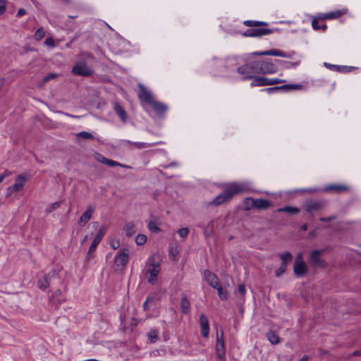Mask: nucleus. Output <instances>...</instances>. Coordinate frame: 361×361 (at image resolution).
<instances>
[{
    "instance_id": "1",
    "label": "nucleus",
    "mask_w": 361,
    "mask_h": 361,
    "mask_svg": "<svg viewBox=\"0 0 361 361\" xmlns=\"http://www.w3.org/2000/svg\"><path fill=\"white\" fill-rule=\"evenodd\" d=\"M243 24L250 27L242 34V35L245 37H260L274 32V30L271 29L258 27L260 26L268 27L269 25L267 22L247 20L243 21Z\"/></svg>"
},
{
    "instance_id": "41",
    "label": "nucleus",
    "mask_w": 361,
    "mask_h": 361,
    "mask_svg": "<svg viewBox=\"0 0 361 361\" xmlns=\"http://www.w3.org/2000/svg\"><path fill=\"white\" fill-rule=\"evenodd\" d=\"M147 241V236L144 234H138L135 238V243L138 245H144Z\"/></svg>"
},
{
    "instance_id": "12",
    "label": "nucleus",
    "mask_w": 361,
    "mask_h": 361,
    "mask_svg": "<svg viewBox=\"0 0 361 361\" xmlns=\"http://www.w3.org/2000/svg\"><path fill=\"white\" fill-rule=\"evenodd\" d=\"M27 180V178L24 175H18L16 178L15 183L8 188V195H11L13 192L23 190Z\"/></svg>"
},
{
    "instance_id": "23",
    "label": "nucleus",
    "mask_w": 361,
    "mask_h": 361,
    "mask_svg": "<svg viewBox=\"0 0 361 361\" xmlns=\"http://www.w3.org/2000/svg\"><path fill=\"white\" fill-rule=\"evenodd\" d=\"M150 106L159 116H162L168 110V107L166 104L155 100L150 104Z\"/></svg>"
},
{
    "instance_id": "44",
    "label": "nucleus",
    "mask_w": 361,
    "mask_h": 361,
    "mask_svg": "<svg viewBox=\"0 0 361 361\" xmlns=\"http://www.w3.org/2000/svg\"><path fill=\"white\" fill-rule=\"evenodd\" d=\"M77 136L83 139H94L93 135L87 131H81L77 134Z\"/></svg>"
},
{
    "instance_id": "49",
    "label": "nucleus",
    "mask_w": 361,
    "mask_h": 361,
    "mask_svg": "<svg viewBox=\"0 0 361 361\" xmlns=\"http://www.w3.org/2000/svg\"><path fill=\"white\" fill-rule=\"evenodd\" d=\"M6 0H0V15L5 13L6 9Z\"/></svg>"
},
{
    "instance_id": "27",
    "label": "nucleus",
    "mask_w": 361,
    "mask_h": 361,
    "mask_svg": "<svg viewBox=\"0 0 361 361\" xmlns=\"http://www.w3.org/2000/svg\"><path fill=\"white\" fill-rule=\"evenodd\" d=\"M319 20H324V19L320 18V13H319L317 16H314L312 20V28L314 30H322L325 31L327 28V25L325 23H323L322 25H319Z\"/></svg>"
},
{
    "instance_id": "19",
    "label": "nucleus",
    "mask_w": 361,
    "mask_h": 361,
    "mask_svg": "<svg viewBox=\"0 0 361 361\" xmlns=\"http://www.w3.org/2000/svg\"><path fill=\"white\" fill-rule=\"evenodd\" d=\"M324 65L327 68L339 73H349L357 68L356 67L354 66L335 65L326 62H325Z\"/></svg>"
},
{
    "instance_id": "13",
    "label": "nucleus",
    "mask_w": 361,
    "mask_h": 361,
    "mask_svg": "<svg viewBox=\"0 0 361 361\" xmlns=\"http://www.w3.org/2000/svg\"><path fill=\"white\" fill-rule=\"evenodd\" d=\"M129 259V250L128 248L120 250L114 257V263L117 266H124Z\"/></svg>"
},
{
    "instance_id": "28",
    "label": "nucleus",
    "mask_w": 361,
    "mask_h": 361,
    "mask_svg": "<svg viewBox=\"0 0 361 361\" xmlns=\"http://www.w3.org/2000/svg\"><path fill=\"white\" fill-rule=\"evenodd\" d=\"M114 109L116 114L120 117L121 120L123 122H126L127 120L126 112L118 102L114 103Z\"/></svg>"
},
{
    "instance_id": "43",
    "label": "nucleus",
    "mask_w": 361,
    "mask_h": 361,
    "mask_svg": "<svg viewBox=\"0 0 361 361\" xmlns=\"http://www.w3.org/2000/svg\"><path fill=\"white\" fill-rule=\"evenodd\" d=\"M253 198L252 197H246L243 201L244 207L245 210H250L253 208L252 206Z\"/></svg>"
},
{
    "instance_id": "29",
    "label": "nucleus",
    "mask_w": 361,
    "mask_h": 361,
    "mask_svg": "<svg viewBox=\"0 0 361 361\" xmlns=\"http://www.w3.org/2000/svg\"><path fill=\"white\" fill-rule=\"evenodd\" d=\"M101 163L105 164V165H107L109 166H111V167H114V166H121V167H123V168H129L128 166H126V165H123V164H121L116 161H114L112 159H107L104 157H103L102 155H101V158L98 159Z\"/></svg>"
},
{
    "instance_id": "46",
    "label": "nucleus",
    "mask_w": 361,
    "mask_h": 361,
    "mask_svg": "<svg viewBox=\"0 0 361 361\" xmlns=\"http://www.w3.org/2000/svg\"><path fill=\"white\" fill-rule=\"evenodd\" d=\"M61 202L59 201V202H55L54 203H52L49 208L47 209L46 212L47 213H51L53 211H54L55 209H56L57 208H59L60 206H61Z\"/></svg>"
},
{
    "instance_id": "51",
    "label": "nucleus",
    "mask_w": 361,
    "mask_h": 361,
    "mask_svg": "<svg viewBox=\"0 0 361 361\" xmlns=\"http://www.w3.org/2000/svg\"><path fill=\"white\" fill-rule=\"evenodd\" d=\"M336 219V216H330L328 217H320L319 221L322 222H329Z\"/></svg>"
},
{
    "instance_id": "34",
    "label": "nucleus",
    "mask_w": 361,
    "mask_h": 361,
    "mask_svg": "<svg viewBox=\"0 0 361 361\" xmlns=\"http://www.w3.org/2000/svg\"><path fill=\"white\" fill-rule=\"evenodd\" d=\"M278 212H286L290 214H296L300 212V209L295 207L286 206L277 209Z\"/></svg>"
},
{
    "instance_id": "17",
    "label": "nucleus",
    "mask_w": 361,
    "mask_h": 361,
    "mask_svg": "<svg viewBox=\"0 0 361 361\" xmlns=\"http://www.w3.org/2000/svg\"><path fill=\"white\" fill-rule=\"evenodd\" d=\"M105 233H106V228L104 226L101 227L99 229L96 236L94 237V238L89 248L88 255L90 257L91 253L94 252V250H96V247H97L99 243L102 240Z\"/></svg>"
},
{
    "instance_id": "22",
    "label": "nucleus",
    "mask_w": 361,
    "mask_h": 361,
    "mask_svg": "<svg viewBox=\"0 0 361 361\" xmlns=\"http://www.w3.org/2000/svg\"><path fill=\"white\" fill-rule=\"evenodd\" d=\"M237 72L243 75V80H250L255 78L256 76L252 75V72L250 71L247 63H245L241 66H239L237 68Z\"/></svg>"
},
{
    "instance_id": "48",
    "label": "nucleus",
    "mask_w": 361,
    "mask_h": 361,
    "mask_svg": "<svg viewBox=\"0 0 361 361\" xmlns=\"http://www.w3.org/2000/svg\"><path fill=\"white\" fill-rule=\"evenodd\" d=\"M189 228H182L178 231V233L181 238H185L189 234Z\"/></svg>"
},
{
    "instance_id": "25",
    "label": "nucleus",
    "mask_w": 361,
    "mask_h": 361,
    "mask_svg": "<svg viewBox=\"0 0 361 361\" xmlns=\"http://www.w3.org/2000/svg\"><path fill=\"white\" fill-rule=\"evenodd\" d=\"M94 209L92 207H88L86 211L81 215L79 219V224L81 226H85L91 219Z\"/></svg>"
},
{
    "instance_id": "64",
    "label": "nucleus",
    "mask_w": 361,
    "mask_h": 361,
    "mask_svg": "<svg viewBox=\"0 0 361 361\" xmlns=\"http://www.w3.org/2000/svg\"><path fill=\"white\" fill-rule=\"evenodd\" d=\"M54 294H56V295L57 294V295H61V291L60 290H56V291L54 293Z\"/></svg>"
},
{
    "instance_id": "18",
    "label": "nucleus",
    "mask_w": 361,
    "mask_h": 361,
    "mask_svg": "<svg viewBox=\"0 0 361 361\" xmlns=\"http://www.w3.org/2000/svg\"><path fill=\"white\" fill-rule=\"evenodd\" d=\"M204 279L207 283L212 286L213 288H217L219 285H221L219 279L216 276V274H213L209 270H205L204 271Z\"/></svg>"
},
{
    "instance_id": "31",
    "label": "nucleus",
    "mask_w": 361,
    "mask_h": 361,
    "mask_svg": "<svg viewBox=\"0 0 361 361\" xmlns=\"http://www.w3.org/2000/svg\"><path fill=\"white\" fill-rule=\"evenodd\" d=\"M190 302L186 295H183L180 300V310L184 314L189 313Z\"/></svg>"
},
{
    "instance_id": "59",
    "label": "nucleus",
    "mask_w": 361,
    "mask_h": 361,
    "mask_svg": "<svg viewBox=\"0 0 361 361\" xmlns=\"http://www.w3.org/2000/svg\"><path fill=\"white\" fill-rule=\"evenodd\" d=\"M11 174V172L8 170H5L1 174H0L1 176H3V178L4 179L6 177L8 176Z\"/></svg>"
},
{
    "instance_id": "5",
    "label": "nucleus",
    "mask_w": 361,
    "mask_h": 361,
    "mask_svg": "<svg viewBox=\"0 0 361 361\" xmlns=\"http://www.w3.org/2000/svg\"><path fill=\"white\" fill-rule=\"evenodd\" d=\"M285 80L279 78H267L262 76H256L250 83L251 87H262L276 85L284 82Z\"/></svg>"
},
{
    "instance_id": "42",
    "label": "nucleus",
    "mask_w": 361,
    "mask_h": 361,
    "mask_svg": "<svg viewBox=\"0 0 361 361\" xmlns=\"http://www.w3.org/2000/svg\"><path fill=\"white\" fill-rule=\"evenodd\" d=\"M178 251L177 247L170 246L169 251V255L171 260L174 261L176 259V257L178 255Z\"/></svg>"
},
{
    "instance_id": "61",
    "label": "nucleus",
    "mask_w": 361,
    "mask_h": 361,
    "mask_svg": "<svg viewBox=\"0 0 361 361\" xmlns=\"http://www.w3.org/2000/svg\"><path fill=\"white\" fill-rule=\"evenodd\" d=\"M4 79L0 78V89L4 86Z\"/></svg>"
},
{
    "instance_id": "39",
    "label": "nucleus",
    "mask_w": 361,
    "mask_h": 361,
    "mask_svg": "<svg viewBox=\"0 0 361 361\" xmlns=\"http://www.w3.org/2000/svg\"><path fill=\"white\" fill-rule=\"evenodd\" d=\"M147 227L149 231L153 233H159L160 231L159 227L157 226V224L154 221H150L148 223Z\"/></svg>"
},
{
    "instance_id": "30",
    "label": "nucleus",
    "mask_w": 361,
    "mask_h": 361,
    "mask_svg": "<svg viewBox=\"0 0 361 361\" xmlns=\"http://www.w3.org/2000/svg\"><path fill=\"white\" fill-rule=\"evenodd\" d=\"M50 276L44 275L42 278L37 281V286L42 290H46L49 286Z\"/></svg>"
},
{
    "instance_id": "11",
    "label": "nucleus",
    "mask_w": 361,
    "mask_h": 361,
    "mask_svg": "<svg viewBox=\"0 0 361 361\" xmlns=\"http://www.w3.org/2000/svg\"><path fill=\"white\" fill-rule=\"evenodd\" d=\"M216 355L220 360H224L226 355L225 343L224 341V333L221 330L220 336L219 333L216 334Z\"/></svg>"
},
{
    "instance_id": "10",
    "label": "nucleus",
    "mask_w": 361,
    "mask_h": 361,
    "mask_svg": "<svg viewBox=\"0 0 361 361\" xmlns=\"http://www.w3.org/2000/svg\"><path fill=\"white\" fill-rule=\"evenodd\" d=\"M325 206L324 201L310 200L305 202L304 209L307 213L312 214L314 212L323 209Z\"/></svg>"
},
{
    "instance_id": "38",
    "label": "nucleus",
    "mask_w": 361,
    "mask_h": 361,
    "mask_svg": "<svg viewBox=\"0 0 361 361\" xmlns=\"http://www.w3.org/2000/svg\"><path fill=\"white\" fill-rule=\"evenodd\" d=\"M148 338L151 343H156L158 340V331L157 330H151L148 334Z\"/></svg>"
},
{
    "instance_id": "15",
    "label": "nucleus",
    "mask_w": 361,
    "mask_h": 361,
    "mask_svg": "<svg viewBox=\"0 0 361 361\" xmlns=\"http://www.w3.org/2000/svg\"><path fill=\"white\" fill-rule=\"evenodd\" d=\"M295 53L293 51L291 53H286L280 49H270L264 51L255 52V55H263V56H281L283 58H291L293 54Z\"/></svg>"
},
{
    "instance_id": "57",
    "label": "nucleus",
    "mask_w": 361,
    "mask_h": 361,
    "mask_svg": "<svg viewBox=\"0 0 361 361\" xmlns=\"http://www.w3.org/2000/svg\"><path fill=\"white\" fill-rule=\"evenodd\" d=\"M286 68H290L291 67H296L298 65V62L287 61V62H286Z\"/></svg>"
},
{
    "instance_id": "60",
    "label": "nucleus",
    "mask_w": 361,
    "mask_h": 361,
    "mask_svg": "<svg viewBox=\"0 0 361 361\" xmlns=\"http://www.w3.org/2000/svg\"><path fill=\"white\" fill-rule=\"evenodd\" d=\"M353 355L355 356H359V355H361V351L360 350H356V351H354L353 353Z\"/></svg>"
},
{
    "instance_id": "47",
    "label": "nucleus",
    "mask_w": 361,
    "mask_h": 361,
    "mask_svg": "<svg viewBox=\"0 0 361 361\" xmlns=\"http://www.w3.org/2000/svg\"><path fill=\"white\" fill-rule=\"evenodd\" d=\"M287 266L284 264H281L280 267L278 268L275 271V275L277 277L281 276L282 274H283L286 270Z\"/></svg>"
},
{
    "instance_id": "20",
    "label": "nucleus",
    "mask_w": 361,
    "mask_h": 361,
    "mask_svg": "<svg viewBox=\"0 0 361 361\" xmlns=\"http://www.w3.org/2000/svg\"><path fill=\"white\" fill-rule=\"evenodd\" d=\"M200 324L201 326V333L204 338H207L209 333V326L208 318L204 314L200 315Z\"/></svg>"
},
{
    "instance_id": "54",
    "label": "nucleus",
    "mask_w": 361,
    "mask_h": 361,
    "mask_svg": "<svg viewBox=\"0 0 361 361\" xmlns=\"http://www.w3.org/2000/svg\"><path fill=\"white\" fill-rule=\"evenodd\" d=\"M152 300H153V299H152V298H150L149 296H148V297L147 298L146 300L144 302V303H143V305H142L143 309H144L145 310H148L149 307H148V305H147V303H148L149 302L152 301Z\"/></svg>"
},
{
    "instance_id": "3",
    "label": "nucleus",
    "mask_w": 361,
    "mask_h": 361,
    "mask_svg": "<svg viewBox=\"0 0 361 361\" xmlns=\"http://www.w3.org/2000/svg\"><path fill=\"white\" fill-rule=\"evenodd\" d=\"M158 258L157 255H152L147 259L149 264L145 275L147 282L150 284H154L157 281L160 273V261Z\"/></svg>"
},
{
    "instance_id": "8",
    "label": "nucleus",
    "mask_w": 361,
    "mask_h": 361,
    "mask_svg": "<svg viewBox=\"0 0 361 361\" xmlns=\"http://www.w3.org/2000/svg\"><path fill=\"white\" fill-rule=\"evenodd\" d=\"M258 61L260 74H273L277 72L278 68L271 61L260 60Z\"/></svg>"
},
{
    "instance_id": "50",
    "label": "nucleus",
    "mask_w": 361,
    "mask_h": 361,
    "mask_svg": "<svg viewBox=\"0 0 361 361\" xmlns=\"http://www.w3.org/2000/svg\"><path fill=\"white\" fill-rule=\"evenodd\" d=\"M110 245L114 250H116L120 246V242L117 239H113L110 242Z\"/></svg>"
},
{
    "instance_id": "53",
    "label": "nucleus",
    "mask_w": 361,
    "mask_h": 361,
    "mask_svg": "<svg viewBox=\"0 0 361 361\" xmlns=\"http://www.w3.org/2000/svg\"><path fill=\"white\" fill-rule=\"evenodd\" d=\"M238 290L240 295H244L246 293L245 286L244 284H240L238 287Z\"/></svg>"
},
{
    "instance_id": "14",
    "label": "nucleus",
    "mask_w": 361,
    "mask_h": 361,
    "mask_svg": "<svg viewBox=\"0 0 361 361\" xmlns=\"http://www.w3.org/2000/svg\"><path fill=\"white\" fill-rule=\"evenodd\" d=\"M140 91L137 94L138 98L141 102H143L149 105H150L154 101V98L149 91H148L144 85L140 84L139 85Z\"/></svg>"
},
{
    "instance_id": "9",
    "label": "nucleus",
    "mask_w": 361,
    "mask_h": 361,
    "mask_svg": "<svg viewBox=\"0 0 361 361\" xmlns=\"http://www.w3.org/2000/svg\"><path fill=\"white\" fill-rule=\"evenodd\" d=\"M325 250H314L310 252L309 262L313 267H326L325 261L320 258V255L322 254Z\"/></svg>"
},
{
    "instance_id": "36",
    "label": "nucleus",
    "mask_w": 361,
    "mask_h": 361,
    "mask_svg": "<svg viewBox=\"0 0 361 361\" xmlns=\"http://www.w3.org/2000/svg\"><path fill=\"white\" fill-rule=\"evenodd\" d=\"M250 71L252 73V75L255 76V74H260L259 69V61H255L247 63Z\"/></svg>"
},
{
    "instance_id": "16",
    "label": "nucleus",
    "mask_w": 361,
    "mask_h": 361,
    "mask_svg": "<svg viewBox=\"0 0 361 361\" xmlns=\"http://www.w3.org/2000/svg\"><path fill=\"white\" fill-rule=\"evenodd\" d=\"M348 9L343 8L340 10H335L326 13H320V18L324 20H334L338 19L344 14L347 13Z\"/></svg>"
},
{
    "instance_id": "35",
    "label": "nucleus",
    "mask_w": 361,
    "mask_h": 361,
    "mask_svg": "<svg viewBox=\"0 0 361 361\" xmlns=\"http://www.w3.org/2000/svg\"><path fill=\"white\" fill-rule=\"evenodd\" d=\"M279 257L282 261L281 264H284L286 266H287V263L288 262H290L293 259V255L289 252H284L283 253H281L279 255Z\"/></svg>"
},
{
    "instance_id": "2",
    "label": "nucleus",
    "mask_w": 361,
    "mask_h": 361,
    "mask_svg": "<svg viewBox=\"0 0 361 361\" xmlns=\"http://www.w3.org/2000/svg\"><path fill=\"white\" fill-rule=\"evenodd\" d=\"M244 190L242 185L235 183L230 184L225 190L211 202V204L219 206L221 204L229 201L233 195L240 193Z\"/></svg>"
},
{
    "instance_id": "21",
    "label": "nucleus",
    "mask_w": 361,
    "mask_h": 361,
    "mask_svg": "<svg viewBox=\"0 0 361 361\" xmlns=\"http://www.w3.org/2000/svg\"><path fill=\"white\" fill-rule=\"evenodd\" d=\"M293 272L298 278L305 276L307 272V267L305 262L294 263Z\"/></svg>"
},
{
    "instance_id": "4",
    "label": "nucleus",
    "mask_w": 361,
    "mask_h": 361,
    "mask_svg": "<svg viewBox=\"0 0 361 361\" xmlns=\"http://www.w3.org/2000/svg\"><path fill=\"white\" fill-rule=\"evenodd\" d=\"M232 61L233 59H228L227 60L214 59L211 63V69L213 74L218 75L224 73V71L227 70L231 65H232Z\"/></svg>"
},
{
    "instance_id": "58",
    "label": "nucleus",
    "mask_w": 361,
    "mask_h": 361,
    "mask_svg": "<svg viewBox=\"0 0 361 361\" xmlns=\"http://www.w3.org/2000/svg\"><path fill=\"white\" fill-rule=\"evenodd\" d=\"M25 14H26V11L24 8H19L17 12L16 16L20 18Z\"/></svg>"
},
{
    "instance_id": "62",
    "label": "nucleus",
    "mask_w": 361,
    "mask_h": 361,
    "mask_svg": "<svg viewBox=\"0 0 361 361\" xmlns=\"http://www.w3.org/2000/svg\"><path fill=\"white\" fill-rule=\"evenodd\" d=\"M309 359L307 355H304L300 361H307Z\"/></svg>"
},
{
    "instance_id": "7",
    "label": "nucleus",
    "mask_w": 361,
    "mask_h": 361,
    "mask_svg": "<svg viewBox=\"0 0 361 361\" xmlns=\"http://www.w3.org/2000/svg\"><path fill=\"white\" fill-rule=\"evenodd\" d=\"M302 85L300 84H286L281 86H276V87H267L262 89V91H264L267 93L271 94H274L275 92H277L280 90L284 91V92H288L291 90H297L302 89Z\"/></svg>"
},
{
    "instance_id": "45",
    "label": "nucleus",
    "mask_w": 361,
    "mask_h": 361,
    "mask_svg": "<svg viewBox=\"0 0 361 361\" xmlns=\"http://www.w3.org/2000/svg\"><path fill=\"white\" fill-rule=\"evenodd\" d=\"M57 77H58V74H56L55 73H50L47 75H46L45 77L43 78L42 82V84H44L46 82H47L48 81H49L50 80L55 79Z\"/></svg>"
},
{
    "instance_id": "26",
    "label": "nucleus",
    "mask_w": 361,
    "mask_h": 361,
    "mask_svg": "<svg viewBox=\"0 0 361 361\" xmlns=\"http://www.w3.org/2000/svg\"><path fill=\"white\" fill-rule=\"evenodd\" d=\"M348 190V187L344 185L339 184H331L325 187L324 190L326 192H333L336 193H341Z\"/></svg>"
},
{
    "instance_id": "52",
    "label": "nucleus",
    "mask_w": 361,
    "mask_h": 361,
    "mask_svg": "<svg viewBox=\"0 0 361 361\" xmlns=\"http://www.w3.org/2000/svg\"><path fill=\"white\" fill-rule=\"evenodd\" d=\"M132 144L134 145L138 149H143L148 147V145L145 142H133Z\"/></svg>"
},
{
    "instance_id": "63",
    "label": "nucleus",
    "mask_w": 361,
    "mask_h": 361,
    "mask_svg": "<svg viewBox=\"0 0 361 361\" xmlns=\"http://www.w3.org/2000/svg\"><path fill=\"white\" fill-rule=\"evenodd\" d=\"M301 229L303 230V231H306L307 229V224H304L301 226Z\"/></svg>"
},
{
    "instance_id": "33",
    "label": "nucleus",
    "mask_w": 361,
    "mask_h": 361,
    "mask_svg": "<svg viewBox=\"0 0 361 361\" xmlns=\"http://www.w3.org/2000/svg\"><path fill=\"white\" fill-rule=\"evenodd\" d=\"M135 224L133 222H128L123 226V230L128 237H131L135 233Z\"/></svg>"
},
{
    "instance_id": "55",
    "label": "nucleus",
    "mask_w": 361,
    "mask_h": 361,
    "mask_svg": "<svg viewBox=\"0 0 361 361\" xmlns=\"http://www.w3.org/2000/svg\"><path fill=\"white\" fill-rule=\"evenodd\" d=\"M300 262H305L302 258V254L298 253V255L295 257V262L294 263H300Z\"/></svg>"
},
{
    "instance_id": "37",
    "label": "nucleus",
    "mask_w": 361,
    "mask_h": 361,
    "mask_svg": "<svg viewBox=\"0 0 361 361\" xmlns=\"http://www.w3.org/2000/svg\"><path fill=\"white\" fill-rule=\"evenodd\" d=\"M217 290L219 297L222 300H226L228 298V293L227 291L224 290L221 286V285H219L217 288H215Z\"/></svg>"
},
{
    "instance_id": "32",
    "label": "nucleus",
    "mask_w": 361,
    "mask_h": 361,
    "mask_svg": "<svg viewBox=\"0 0 361 361\" xmlns=\"http://www.w3.org/2000/svg\"><path fill=\"white\" fill-rule=\"evenodd\" d=\"M266 336L269 341L273 345H276L280 342V337L275 331H269L267 333Z\"/></svg>"
},
{
    "instance_id": "6",
    "label": "nucleus",
    "mask_w": 361,
    "mask_h": 361,
    "mask_svg": "<svg viewBox=\"0 0 361 361\" xmlns=\"http://www.w3.org/2000/svg\"><path fill=\"white\" fill-rule=\"evenodd\" d=\"M93 72L92 68L89 67L85 62L76 63L72 69V73L73 75L84 77L91 76Z\"/></svg>"
},
{
    "instance_id": "24",
    "label": "nucleus",
    "mask_w": 361,
    "mask_h": 361,
    "mask_svg": "<svg viewBox=\"0 0 361 361\" xmlns=\"http://www.w3.org/2000/svg\"><path fill=\"white\" fill-rule=\"evenodd\" d=\"M271 204L268 200L266 199H253L252 206L253 208L258 209H266L270 207Z\"/></svg>"
},
{
    "instance_id": "40",
    "label": "nucleus",
    "mask_w": 361,
    "mask_h": 361,
    "mask_svg": "<svg viewBox=\"0 0 361 361\" xmlns=\"http://www.w3.org/2000/svg\"><path fill=\"white\" fill-rule=\"evenodd\" d=\"M45 35V32L43 29V27H39L37 30L34 35V38L37 41L41 40Z\"/></svg>"
},
{
    "instance_id": "56",
    "label": "nucleus",
    "mask_w": 361,
    "mask_h": 361,
    "mask_svg": "<svg viewBox=\"0 0 361 361\" xmlns=\"http://www.w3.org/2000/svg\"><path fill=\"white\" fill-rule=\"evenodd\" d=\"M45 44L47 46L54 47V39L51 37H48L45 40Z\"/></svg>"
}]
</instances>
